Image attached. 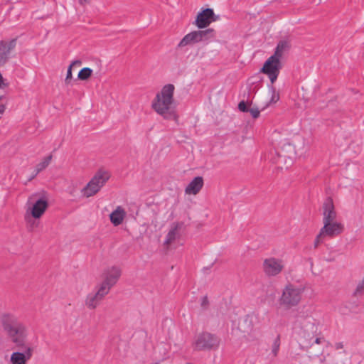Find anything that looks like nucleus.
I'll use <instances>...</instances> for the list:
<instances>
[{"label": "nucleus", "instance_id": "obj_1", "mask_svg": "<svg viewBox=\"0 0 364 364\" xmlns=\"http://www.w3.org/2000/svg\"><path fill=\"white\" fill-rule=\"evenodd\" d=\"M175 87L172 84L164 85L151 102L152 109L164 119L177 120L178 116L174 109L173 93Z\"/></svg>", "mask_w": 364, "mask_h": 364}, {"label": "nucleus", "instance_id": "obj_2", "mask_svg": "<svg viewBox=\"0 0 364 364\" xmlns=\"http://www.w3.org/2000/svg\"><path fill=\"white\" fill-rule=\"evenodd\" d=\"M2 326L17 347H21L26 344V328L17 318L9 315L4 316L2 318Z\"/></svg>", "mask_w": 364, "mask_h": 364}, {"label": "nucleus", "instance_id": "obj_3", "mask_svg": "<svg viewBox=\"0 0 364 364\" xmlns=\"http://www.w3.org/2000/svg\"><path fill=\"white\" fill-rule=\"evenodd\" d=\"M304 290L305 287L301 285L287 284L282 289V294L279 298L280 306L287 310L298 306L302 299Z\"/></svg>", "mask_w": 364, "mask_h": 364}, {"label": "nucleus", "instance_id": "obj_4", "mask_svg": "<svg viewBox=\"0 0 364 364\" xmlns=\"http://www.w3.org/2000/svg\"><path fill=\"white\" fill-rule=\"evenodd\" d=\"M110 176L111 174L108 171L99 169L81 190L82 194L86 198L96 195L105 185Z\"/></svg>", "mask_w": 364, "mask_h": 364}, {"label": "nucleus", "instance_id": "obj_5", "mask_svg": "<svg viewBox=\"0 0 364 364\" xmlns=\"http://www.w3.org/2000/svg\"><path fill=\"white\" fill-rule=\"evenodd\" d=\"M317 331L318 326L315 323L313 318L308 317L301 323L300 337L302 344L306 348H310L314 346L313 339Z\"/></svg>", "mask_w": 364, "mask_h": 364}, {"label": "nucleus", "instance_id": "obj_6", "mask_svg": "<svg viewBox=\"0 0 364 364\" xmlns=\"http://www.w3.org/2000/svg\"><path fill=\"white\" fill-rule=\"evenodd\" d=\"M220 339L208 332L199 333L194 341L193 346L197 350H210L218 348Z\"/></svg>", "mask_w": 364, "mask_h": 364}, {"label": "nucleus", "instance_id": "obj_7", "mask_svg": "<svg viewBox=\"0 0 364 364\" xmlns=\"http://www.w3.org/2000/svg\"><path fill=\"white\" fill-rule=\"evenodd\" d=\"M122 274V269L117 266H112L105 269L102 273V282L97 284L100 287L105 289L107 293L109 292L112 287H114Z\"/></svg>", "mask_w": 364, "mask_h": 364}, {"label": "nucleus", "instance_id": "obj_8", "mask_svg": "<svg viewBox=\"0 0 364 364\" xmlns=\"http://www.w3.org/2000/svg\"><path fill=\"white\" fill-rule=\"evenodd\" d=\"M282 68L281 60L271 55L264 63L262 72L266 74L273 84L277 79Z\"/></svg>", "mask_w": 364, "mask_h": 364}, {"label": "nucleus", "instance_id": "obj_9", "mask_svg": "<svg viewBox=\"0 0 364 364\" xmlns=\"http://www.w3.org/2000/svg\"><path fill=\"white\" fill-rule=\"evenodd\" d=\"M106 289L96 285L93 291L89 293L85 299V305L90 310L95 309L104 299L107 293Z\"/></svg>", "mask_w": 364, "mask_h": 364}, {"label": "nucleus", "instance_id": "obj_10", "mask_svg": "<svg viewBox=\"0 0 364 364\" xmlns=\"http://www.w3.org/2000/svg\"><path fill=\"white\" fill-rule=\"evenodd\" d=\"M284 267V261L275 257L267 258L263 262V269L266 275L274 277L281 273Z\"/></svg>", "mask_w": 364, "mask_h": 364}, {"label": "nucleus", "instance_id": "obj_11", "mask_svg": "<svg viewBox=\"0 0 364 364\" xmlns=\"http://www.w3.org/2000/svg\"><path fill=\"white\" fill-rule=\"evenodd\" d=\"M22 351H16L11 355V363L12 364H26L32 358L33 353V348L29 344L19 347Z\"/></svg>", "mask_w": 364, "mask_h": 364}, {"label": "nucleus", "instance_id": "obj_12", "mask_svg": "<svg viewBox=\"0 0 364 364\" xmlns=\"http://www.w3.org/2000/svg\"><path fill=\"white\" fill-rule=\"evenodd\" d=\"M344 230V225L340 222H328L323 223V226L321 228L320 232L325 237L333 238Z\"/></svg>", "mask_w": 364, "mask_h": 364}, {"label": "nucleus", "instance_id": "obj_13", "mask_svg": "<svg viewBox=\"0 0 364 364\" xmlns=\"http://www.w3.org/2000/svg\"><path fill=\"white\" fill-rule=\"evenodd\" d=\"M16 39L9 41H0V65H4L9 59L11 51L16 47Z\"/></svg>", "mask_w": 364, "mask_h": 364}, {"label": "nucleus", "instance_id": "obj_14", "mask_svg": "<svg viewBox=\"0 0 364 364\" xmlns=\"http://www.w3.org/2000/svg\"><path fill=\"white\" fill-rule=\"evenodd\" d=\"M323 223L328 222H336L337 213L335 210L333 200L328 198L324 201L323 206Z\"/></svg>", "mask_w": 364, "mask_h": 364}, {"label": "nucleus", "instance_id": "obj_15", "mask_svg": "<svg viewBox=\"0 0 364 364\" xmlns=\"http://www.w3.org/2000/svg\"><path fill=\"white\" fill-rule=\"evenodd\" d=\"M214 12L212 9H205L197 15L196 25L199 28L208 26L213 19Z\"/></svg>", "mask_w": 364, "mask_h": 364}, {"label": "nucleus", "instance_id": "obj_16", "mask_svg": "<svg viewBox=\"0 0 364 364\" xmlns=\"http://www.w3.org/2000/svg\"><path fill=\"white\" fill-rule=\"evenodd\" d=\"M203 184V177L196 176L186 187L185 193L188 195H196L202 189Z\"/></svg>", "mask_w": 364, "mask_h": 364}, {"label": "nucleus", "instance_id": "obj_17", "mask_svg": "<svg viewBox=\"0 0 364 364\" xmlns=\"http://www.w3.org/2000/svg\"><path fill=\"white\" fill-rule=\"evenodd\" d=\"M127 213L123 207L118 205L116 208L110 213L109 219L114 226L117 227L120 225L124 218H126Z\"/></svg>", "mask_w": 364, "mask_h": 364}, {"label": "nucleus", "instance_id": "obj_18", "mask_svg": "<svg viewBox=\"0 0 364 364\" xmlns=\"http://www.w3.org/2000/svg\"><path fill=\"white\" fill-rule=\"evenodd\" d=\"M48 208L46 200L40 198L32 206L31 214L34 218H40Z\"/></svg>", "mask_w": 364, "mask_h": 364}, {"label": "nucleus", "instance_id": "obj_19", "mask_svg": "<svg viewBox=\"0 0 364 364\" xmlns=\"http://www.w3.org/2000/svg\"><path fill=\"white\" fill-rule=\"evenodd\" d=\"M200 43L197 31L190 32L186 34L178 43V48H183L187 46H192L196 43Z\"/></svg>", "mask_w": 364, "mask_h": 364}, {"label": "nucleus", "instance_id": "obj_20", "mask_svg": "<svg viewBox=\"0 0 364 364\" xmlns=\"http://www.w3.org/2000/svg\"><path fill=\"white\" fill-rule=\"evenodd\" d=\"M291 47L290 42L287 40L280 41L276 47L274 55V57H277L278 59L281 60L284 53L289 50Z\"/></svg>", "mask_w": 364, "mask_h": 364}, {"label": "nucleus", "instance_id": "obj_21", "mask_svg": "<svg viewBox=\"0 0 364 364\" xmlns=\"http://www.w3.org/2000/svg\"><path fill=\"white\" fill-rule=\"evenodd\" d=\"M279 156L293 159L296 156L294 146L289 142L284 143L282 146Z\"/></svg>", "mask_w": 364, "mask_h": 364}, {"label": "nucleus", "instance_id": "obj_22", "mask_svg": "<svg viewBox=\"0 0 364 364\" xmlns=\"http://www.w3.org/2000/svg\"><path fill=\"white\" fill-rule=\"evenodd\" d=\"M200 42L208 43L215 38V31L213 28L197 31Z\"/></svg>", "mask_w": 364, "mask_h": 364}, {"label": "nucleus", "instance_id": "obj_23", "mask_svg": "<svg viewBox=\"0 0 364 364\" xmlns=\"http://www.w3.org/2000/svg\"><path fill=\"white\" fill-rule=\"evenodd\" d=\"M53 156L50 154L46 157H45L40 163H38L35 169V173L32 175V176L29 178V180H32L40 172L46 169L48 166L50 164L52 160Z\"/></svg>", "mask_w": 364, "mask_h": 364}, {"label": "nucleus", "instance_id": "obj_24", "mask_svg": "<svg viewBox=\"0 0 364 364\" xmlns=\"http://www.w3.org/2000/svg\"><path fill=\"white\" fill-rule=\"evenodd\" d=\"M178 229L179 226L178 224L174 225L173 227H171L164 241V244L166 245H171L179 237Z\"/></svg>", "mask_w": 364, "mask_h": 364}, {"label": "nucleus", "instance_id": "obj_25", "mask_svg": "<svg viewBox=\"0 0 364 364\" xmlns=\"http://www.w3.org/2000/svg\"><path fill=\"white\" fill-rule=\"evenodd\" d=\"M92 74V70L90 68H84L78 73L77 77L81 80H87Z\"/></svg>", "mask_w": 364, "mask_h": 364}, {"label": "nucleus", "instance_id": "obj_26", "mask_svg": "<svg viewBox=\"0 0 364 364\" xmlns=\"http://www.w3.org/2000/svg\"><path fill=\"white\" fill-rule=\"evenodd\" d=\"M280 348V336L278 335L274 339L272 346V354L274 357L277 356Z\"/></svg>", "mask_w": 364, "mask_h": 364}, {"label": "nucleus", "instance_id": "obj_27", "mask_svg": "<svg viewBox=\"0 0 364 364\" xmlns=\"http://www.w3.org/2000/svg\"><path fill=\"white\" fill-rule=\"evenodd\" d=\"M325 237L319 232V233L316 235L314 242V247L316 249L320 244L323 242L325 240Z\"/></svg>", "mask_w": 364, "mask_h": 364}, {"label": "nucleus", "instance_id": "obj_28", "mask_svg": "<svg viewBox=\"0 0 364 364\" xmlns=\"http://www.w3.org/2000/svg\"><path fill=\"white\" fill-rule=\"evenodd\" d=\"M314 345V344H323L326 343L325 338L321 334L316 333L314 338L313 339Z\"/></svg>", "mask_w": 364, "mask_h": 364}, {"label": "nucleus", "instance_id": "obj_29", "mask_svg": "<svg viewBox=\"0 0 364 364\" xmlns=\"http://www.w3.org/2000/svg\"><path fill=\"white\" fill-rule=\"evenodd\" d=\"M272 97L270 99V102L276 103L279 100V95L276 92L275 89L272 86Z\"/></svg>", "mask_w": 364, "mask_h": 364}, {"label": "nucleus", "instance_id": "obj_30", "mask_svg": "<svg viewBox=\"0 0 364 364\" xmlns=\"http://www.w3.org/2000/svg\"><path fill=\"white\" fill-rule=\"evenodd\" d=\"M248 112L250 113L252 117L255 119L257 118L259 116L260 111L257 107H250L248 109Z\"/></svg>", "mask_w": 364, "mask_h": 364}, {"label": "nucleus", "instance_id": "obj_31", "mask_svg": "<svg viewBox=\"0 0 364 364\" xmlns=\"http://www.w3.org/2000/svg\"><path fill=\"white\" fill-rule=\"evenodd\" d=\"M72 67H73V65H70V66L68 68L66 77L65 79V82L67 85L70 83L72 77H73V76H72Z\"/></svg>", "mask_w": 364, "mask_h": 364}, {"label": "nucleus", "instance_id": "obj_32", "mask_svg": "<svg viewBox=\"0 0 364 364\" xmlns=\"http://www.w3.org/2000/svg\"><path fill=\"white\" fill-rule=\"evenodd\" d=\"M249 108H250V107L247 106V105L246 104V102L245 101H241L238 104V109L240 111H241L242 112H248Z\"/></svg>", "mask_w": 364, "mask_h": 364}, {"label": "nucleus", "instance_id": "obj_33", "mask_svg": "<svg viewBox=\"0 0 364 364\" xmlns=\"http://www.w3.org/2000/svg\"><path fill=\"white\" fill-rule=\"evenodd\" d=\"M209 304L207 296H205L201 299L200 305L203 309H206Z\"/></svg>", "mask_w": 364, "mask_h": 364}, {"label": "nucleus", "instance_id": "obj_34", "mask_svg": "<svg viewBox=\"0 0 364 364\" xmlns=\"http://www.w3.org/2000/svg\"><path fill=\"white\" fill-rule=\"evenodd\" d=\"M356 291L358 293H364V278L362 282L358 285Z\"/></svg>", "mask_w": 364, "mask_h": 364}, {"label": "nucleus", "instance_id": "obj_35", "mask_svg": "<svg viewBox=\"0 0 364 364\" xmlns=\"http://www.w3.org/2000/svg\"><path fill=\"white\" fill-rule=\"evenodd\" d=\"M8 84L5 83L2 75L0 73V89L7 87Z\"/></svg>", "mask_w": 364, "mask_h": 364}, {"label": "nucleus", "instance_id": "obj_36", "mask_svg": "<svg viewBox=\"0 0 364 364\" xmlns=\"http://www.w3.org/2000/svg\"><path fill=\"white\" fill-rule=\"evenodd\" d=\"M335 348H336L337 350L343 348V343H341V342L336 343L335 344Z\"/></svg>", "mask_w": 364, "mask_h": 364}, {"label": "nucleus", "instance_id": "obj_37", "mask_svg": "<svg viewBox=\"0 0 364 364\" xmlns=\"http://www.w3.org/2000/svg\"><path fill=\"white\" fill-rule=\"evenodd\" d=\"M245 322L249 323L250 331H251L252 330V321H251V319H250L249 317H247L245 319Z\"/></svg>", "mask_w": 364, "mask_h": 364}, {"label": "nucleus", "instance_id": "obj_38", "mask_svg": "<svg viewBox=\"0 0 364 364\" xmlns=\"http://www.w3.org/2000/svg\"><path fill=\"white\" fill-rule=\"evenodd\" d=\"M80 4L84 5L85 4H87L90 1V0H78Z\"/></svg>", "mask_w": 364, "mask_h": 364}, {"label": "nucleus", "instance_id": "obj_39", "mask_svg": "<svg viewBox=\"0 0 364 364\" xmlns=\"http://www.w3.org/2000/svg\"><path fill=\"white\" fill-rule=\"evenodd\" d=\"M80 64H81V62L80 60H75V61H73L71 65H73V66L75 65H80Z\"/></svg>", "mask_w": 364, "mask_h": 364}]
</instances>
